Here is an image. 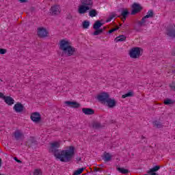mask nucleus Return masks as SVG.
Wrapping results in <instances>:
<instances>
[{
	"instance_id": "a878e982",
	"label": "nucleus",
	"mask_w": 175,
	"mask_h": 175,
	"mask_svg": "<svg viewBox=\"0 0 175 175\" xmlns=\"http://www.w3.org/2000/svg\"><path fill=\"white\" fill-rule=\"evenodd\" d=\"M89 16L90 17H96L98 16V11L95 9H92L89 12Z\"/></svg>"
},
{
	"instance_id": "09e8293b",
	"label": "nucleus",
	"mask_w": 175,
	"mask_h": 175,
	"mask_svg": "<svg viewBox=\"0 0 175 175\" xmlns=\"http://www.w3.org/2000/svg\"><path fill=\"white\" fill-rule=\"evenodd\" d=\"M145 143H147V141H144Z\"/></svg>"
},
{
	"instance_id": "f257e3e1",
	"label": "nucleus",
	"mask_w": 175,
	"mask_h": 175,
	"mask_svg": "<svg viewBox=\"0 0 175 175\" xmlns=\"http://www.w3.org/2000/svg\"><path fill=\"white\" fill-rule=\"evenodd\" d=\"M61 144L58 142H55L51 144L49 152H52L56 159H59L61 162L67 163L70 162L75 157V146H69L68 150H61L59 148Z\"/></svg>"
},
{
	"instance_id": "c756f323",
	"label": "nucleus",
	"mask_w": 175,
	"mask_h": 175,
	"mask_svg": "<svg viewBox=\"0 0 175 175\" xmlns=\"http://www.w3.org/2000/svg\"><path fill=\"white\" fill-rule=\"evenodd\" d=\"M145 16L147 18H152V17H154V11L152 10H150Z\"/></svg>"
},
{
	"instance_id": "f3484780",
	"label": "nucleus",
	"mask_w": 175,
	"mask_h": 175,
	"mask_svg": "<svg viewBox=\"0 0 175 175\" xmlns=\"http://www.w3.org/2000/svg\"><path fill=\"white\" fill-rule=\"evenodd\" d=\"M65 104L70 107H74V109H79L80 107V103L75 101H66Z\"/></svg>"
},
{
	"instance_id": "0eeeda50",
	"label": "nucleus",
	"mask_w": 175,
	"mask_h": 175,
	"mask_svg": "<svg viewBox=\"0 0 175 175\" xmlns=\"http://www.w3.org/2000/svg\"><path fill=\"white\" fill-rule=\"evenodd\" d=\"M166 35L169 38L172 39H175V25H170L167 27L166 29Z\"/></svg>"
},
{
	"instance_id": "dca6fc26",
	"label": "nucleus",
	"mask_w": 175,
	"mask_h": 175,
	"mask_svg": "<svg viewBox=\"0 0 175 175\" xmlns=\"http://www.w3.org/2000/svg\"><path fill=\"white\" fill-rule=\"evenodd\" d=\"M129 14V11L128 10V9L126 8H122V12L120 16H122V21H123V23H125V20H126V17H128Z\"/></svg>"
},
{
	"instance_id": "c85d7f7f",
	"label": "nucleus",
	"mask_w": 175,
	"mask_h": 175,
	"mask_svg": "<svg viewBox=\"0 0 175 175\" xmlns=\"http://www.w3.org/2000/svg\"><path fill=\"white\" fill-rule=\"evenodd\" d=\"M85 170V167L79 168L74 172L73 175H80L83 173V172H84Z\"/></svg>"
},
{
	"instance_id": "58836bf2",
	"label": "nucleus",
	"mask_w": 175,
	"mask_h": 175,
	"mask_svg": "<svg viewBox=\"0 0 175 175\" xmlns=\"http://www.w3.org/2000/svg\"><path fill=\"white\" fill-rule=\"evenodd\" d=\"M14 161H16V162H17L18 163H21V161L18 160V159L17 157H14Z\"/></svg>"
},
{
	"instance_id": "c9c22d12",
	"label": "nucleus",
	"mask_w": 175,
	"mask_h": 175,
	"mask_svg": "<svg viewBox=\"0 0 175 175\" xmlns=\"http://www.w3.org/2000/svg\"><path fill=\"white\" fill-rule=\"evenodd\" d=\"M8 53V50L5 49L0 48V54L3 55Z\"/></svg>"
},
{
	"instance_id": "b1692460",
	"label": "nucleus",
	"mask_w": 175,
	"mask_h": 175,
	"mask_svg": "<svg viewBox=\"0 0 175 175\" xmlns=\"http://www.w3.org/2000/svg\"><path fill=\"white\" fill-rule=\"evenodd\" d=\"M95 31L92 33L93 36H97L98 35H102L103 33V29H94Z\"/></svg>"
},
{
	"instance_id": "a19ab883",
	"label": "nucleus",
	"mask_w": 175,
	"mask_h": 175,
	"mask_svg": "<svg viewBox=\"0 0 175 175\" xmlns=\"http://www.w3.org/2000/svg\"><path fill=\"white\" fill-rule=\"evenodd\" d=\"M94 172H102V170H100V168L95 167Z\"/></svg>"
},
{
	"instance_id": "20e7f679",
	"label": "nucleus",
	"mask_w": 175,
	"mask_h": 175,
	"mask_svg": "<svg viewBox=\"0 0 175 175\" xmlns=\"http://www.w3.org/2000/svg\"><path fill=\"white\" fill-rule=\"evenodd\" d=\"M140 50H142V49L137 46L131 49L129 51V55L131 58H134V59L139 58V57L142 55L140 54Z\"/></svg>"
},
{
	"instance_id": "a18cd8bd",
	"label": "nucleus",
	"mask_w": 175,
	"mask_h": 175,
	"mask_svg": "<svg viewBox=\"0 0 175 175\" xmlns=\"http://www.w3.org/2000/svg\"><path fill=\"white\" fill-rule=\"evenodd\" d=\"M141 139H146V137H144V136H142V137H141Z\"/></svg>"
},
{
	"instance_id": "412c9836",
	"label": "nucleus",
	"mask_w": 175,
	"mask_h": 175,
	"mask_svg": "<svg viewBox=\"0 0 175 175\" xmlns=\"http://www.w3.org/2000/svg\"><path fill=\"white\" fill-rule=\"evenodd\" d=\"M116 170H118V172L122 174H128V173H129V170L118 167V165H117Z\"/></svg>"
},
{
	"instance_id": "e433bc0d",
	"label": "nucleus",
	"mask_w": 175,
	"mask_h": 175,
	"mask_svg": "<svg viewBox=\"0 0 175 175\" xmlns=\"http://www.w3.org/2000/svg\"><path fill=\"white\" fill-rule=\"evenodd\" d=\"M170 87L172 88V90H174L175 91V83L172 82L171 85H170Z\"/></svg>"
},
{
	"instance_id": "7ed1b4c3",
	"label": "nucleus",
	"mask_w": 175,
	"mask_h": 175,
	"mask_svg": "<svg viewBox=\"0 0 175 175\" xmlns=\"http://www.w3.org/2000/svg\"><path fill=\"white\" fill-rule=\"evenodd\" d=\"M94 1L92 0H82L81 5L78 8L79 14H85L88 10L92 9Z\"/></svg>"
},
{
	"instance_id": "5701e85b",
	"label": "nucleus",
	"mask_w": 175,
	"mask_h": 175,
	"mask_svg": "<svg viewBox=\"0 0 175 175\" xmlns=\"http://www.w3.org/2000/svg\"><path fill=\"white\" fill-rule=\"evenodd\" d=\"M126 40V36L124 35H120L115 38V42L118 43V42H124Z\"/></svg>"
},
{
	"instance_id": "de8ad7c7",
	"label": "nucleus",
	"mask_w": 175,
	"mask_h": 175,
	"mask_svg": "<svg viewBox=\"0 0 175 175\" xmlns=\"http://www.w3.org/2000/svg\"><path fill=\"white\" fill-rule=\"evenodd\" d=\"M172 72H174L175 73V69L172 70Z\"/></svg>"
},
{
	"instance_id": "4468645a",
	"label": "nucleus",
	"mask_w": 175,
	"mask_h": 175,
	"mask_svg": "<svg viewBox=\"0 0 175 175\" xmlns=\"http://www.w3.org/2000/svg\"><path fill=\"white\" fill-rule=\"evenodd\" d=\"M59 13H61V11H59V7L58 5L51 7L50 12L51 16H57Z\"/></svg>"
},
{
	"instance_id": "9d476101",
	"label": "nucleus",
	"mask_w": 175,
	"mask_h": 175,
	"mask_svg": "<svg viewBox=\"0 0 175 175\" xmlns=\"http://www.w3.org/2000/svg\"><path fill=\"white\" fill-rule=\"evenodd\" d=\"M105 103H107V106L109 109H113L117 106V101L116 100V99L111 98L110 97H109Z\"/></svg>"
},
{
	"instance_id": "2f4dec72",
	"label": "nucleus",
	"mask_w": 175,
	"mask_h": 175,
	"mask_svg": "<svg viewBox=\"0 0 175 175\" xmlns=\"http://www.w3.org/2000/svg\"><path fill=\"white\" fill-rule=\"evenodd\" d=\"M82 27L83 28V29H88V27H90V21H84L82 23Z\"/></svg>"
},
{
	"instance_id": "8fccbe9b",
	"label": "nucleus",
	"mask_w": 175,
	"mask_h": 175,
	"mask_svg": "<svg viewBox=\"0 0 175 175\" xmlns=\"http://www.w3.org/2000/svg\"><path fill=\"white\" fill-rule=\"evenodd\" d=\"M99 166H102V165H99Z\"/></svg>"
},
{
	"instance_id": "f8f14e48",
	"label": "nucleus",
	"mask_w": 175,
	"mask_h": 175,
	"mask_svg": "<svg viewBox=\"0 0 175 175\" xmlns=\"http://www.w3.org/2000/svg\"><path fill=\"white\" fill-rule=\"evenodd\" d=\"M14 138L16 140H23L24 139V133L21 130H16L13 133Z\"/></svg>"
},
{
	"instance_id": "6ab92c4d",
	"label": "nucleus",
	"mask_w": 175,
	"mask_h": 175,
	"mask_svg": "<svg viewBox=\"0 0 175 175\" xmlns=\"http://www.w3.org/2000/svg\"><path fill=\"white\" fill-rule=\"evenodd\" d=\"M103 20L101 21H96L93 25L94 29H100V27L103 26V23H102Z\"/></svg>"
},
{
	"instance_id": "72a5a7b5",
	"label": "nucleus",
	"mask_w": 175,
	"mask_h": 175,
	"mask_svg": "<svg viewBox=\"0 0 175 175\" xmlns=\"http://www.w3.org/2000/svg\"><path fill=\"white\" fill-rule=\"evenodd\" d=\"M116 17V14L110 15L109 17L107 19L106 23H110L112 19H113Z\"/></svg>"
},
{
	"instance_id": "39448f33",
	"label": "nucleus",
	"mask_w": 175,
	"mask_h": 175,
	"mask_svg": "<svg viewBox=\"0 0 175 175\" xmlns=\"http://www.w3.org/2000/svg\"><path fill=\"white\" fill-rule=\"evenodd\" d=\"M109 98H110V94L104 92L98 94L96 97V99L98 100V102H100V103L105 104L106 102H107Z\"/></svg>"
},
{
	"instance_id": "f03ea898",
	"label": "nucleus",
	"mask_w": 175,
	"mask_h": 175,
	"mask_svg": "<svg viewBox=\"0 0 175 175\" xmlns=\"http://www.w3.org/2000/svg\"><path fill=\"white\" fill-rule=\"evenodd\" d=\"M59 44V49L62 51V55L66 54L67 57H72V55H75L77 53V49L72 46L70 42L65 39L60 40Z\"/></svg>"
},
{
	"instance_id": "473e14b6",
	"label": "nucleus",
	"mask_w": 175,
	"mask_h": 175,
	"mask_svg": "<svg viewBox=\"0 0 175 175\" xmlns=\"http://www.w3.org/2000/svg\"><path fill=\"white\" fill-rule=\"evenodd\" d=\"M118 29H120V27L116 26V28H113L109 30L108 33H113V32H116V31H118Z\"/></svg>"
},
{
	"instance_id": "4be33fe9",
	"label": "nucleus",
	"mask_w": 175,
	"mask_h": 175,
	"mask_svg": "<svg viewBox=\"0 0 175 175\" xmlns=\"http://www.w3.org/2000/svg\"><path fill=\"white\" fill-rule=\"evenodd\" d=\"M132 96H135V93L132 90H129L125 94L122 96V99H125V98H132Z\"/></svg>"
},
{
	"instance_id": "9b49d317",
	"label": "nucleus",
	"mask_w": 175,
	"mask_h": 175,
	"mask_svg": "<svg viewBox=\"0 0 175 175\" xmlns=\"http://www.w3.org/2000/svg\"><path fill=\"white\" fill-rule=\"evenodd\" d=\"M4 100V102L6 103V105H8V106H12V105H14V99L12 98L10 96H3L2 98Z\"/></svg>"
},
{
	"instance_id": "49530a36",
	"label": "nucleus",
	"mask_w": 175,
	"mask_h": 175,
	"mask_svg": "<svg viewBox=\"0 0 175 175\" xmlns=\"http://www.w3.org/2000/svg\"><path fill=\"white\" fill-rule=\"evenodd\" d=\"M103 29H104V31H105V29H106V27H104L103 28Z\"/></svg>"
},
{
	"instance_id": "ddd939ff",
	"label": "nucleus",
	"mask_w": 175,
	"mask_h": 175,
	"mask_svg": "<svg viewBox=\"0 0 175 175\" xmlns=\"http://www.w3.org/2000/svg\"><path fill=\"white\" fill-rule=\"evenodd\" d=\"M13 109L16 113H21L24 111V105L21 103H17L14 105Z\"/></svg>"
},
{
	"instance_id": "c03bdc74",
	"label": "nucleus",
	"mask_w": 175,
	"mask_h": 175,
	"mask_svg": "<svg viewBox=\"0 0 175 175\" xmlns=\"http://www.w3.org/2000/svg\"><path fill=\"white\" fill-rule=\"evenodd\" d=\"M2 166V159H0V167Z\"/></svg>"
},
{
	"instance_id": "79ce46f5",
	"label": "nucleus",
	"mask_w": 175,
	"mask_h": 175,
	"mask_svg": "<svg viewBox=\"0 0 175 175\" xmlns=\"http://www.w3.org/2000/svg\"><path fill=\"white\" fill-rule=\"evenodd\" d=\"M76 160L77 161V162H80V161H81V157H77Z\"/></svg>"
},
{
	"instance_id": "4c0bfd02",
	"label": "nucleus",
	"mask_w": 175,
	"mask_h": 175,
	"mask_svg": "<svg viewBox=\"0 0 175 175\" xmlns=\"http://www.w3.org/2000/svg\"><path fill=\"white\" fill-rule=\"evenodd\" d=\"M20 3H27L28 2V0H18Z\"/></svg>"
},
{
	"instance_id": "cd10ccee",
	"label": "nucleus",
	"mask_w": 175,
	"mask_h": 175,
	"mask_svg": "<svg viewBox=\"0 0 175 175\" xmlns=\"http://www.w3.org/2000/svg\"><path fill=\"white\" fill-rule=\"evenodd\" d=\"M146 16H144L141 21H138V25L139 27H144L146 26Z\"/></svg>"
},
{
	"instance_id": "7c9ffc66",
	"label": "nucleus",
	"mask_w": 175,
	"mask_h": 175,
	"mask_svg": "<svg viewBox=\"0 0 175 175\" xmlns=\"http://www.w3.org/2000/svg\"><path fill=\"white\" fill-rule=\"evenodd\" d=\"M153 125L154 126H156V128H159V129L163 127V125H162V123L157 120L153 122Z\"/></svg>"
},
{
	"instance_id": "393cba45",
	"label": "nucleus",
	"mask_w": 175,
	"mask_h": 175,
	"mask_svg": "<svg viewBox=\"0 0 175 175\" xmlns=\"http://www.w3.org/2000/svg\"><path fill=\"white\" fill-rule=\"evenodd\" d=\"M92 127L94 129H100V128H103V126L100 122H94L92 123Z\"/></svg>"
},
{
	"instance_id": "3c124183",
	"label": "nucleus",
	"mask_w": 175,
	"mask_h": 175,
	"mask_svg": "<svg viewBox=\"0 0 175 175\" xmlns=\"http://www.w3.org/2000/svg\"><path fill=\"white\" fill-rule=\"evenodd\" d=\"M1 81H3L2 79H1Z\"/></svg>"
},
{
	"instance_id": "aec40b11",
	"label": "nucleus",
	"mask_w": 175,
	"mask_h": 175,
	"mask_svg": "<svg viewBox=\"0 0 175 175\" xmlns=\"http://www.w3.org/2000/svg\"><path fill=\"white\" fill-rule=\"evenodd\" d=\"M103 159L105 162H109V161H111V155H110V153L105 152L103 156Z\"/></svg>"
},
{
	"instance_id": "6e6552de",
	"label": "nucleus",
	"mask_w": 175,
	"mask_h": 175,
	"mask_svg": "<svg viewBox=\"0 0 175 175\" xmlns=\"http://www.w3.org/2000/svg\"><path fill=\"white\" fill-rule=\"evenodd\" d=\"M49 34V31L44 27H38L37 31V35L39 38H46Z\"/></svg>"
},
{
	"instance_id": "37998d69",
	"label": "nucleus",
	"mask_w": 175,
	"mask_h": 175,
	"mask_svg": "<svg viewBox=\"0 0 175 175\" xmlns=\"http://www.w3.org/2000/svg\"><path fill=\"white\" fill-rule=\"evenodd\" d=\"M3 95H4L3 93L0 92V98H1V99H2V98H3Z\"/></svg>"
},
{
	"instance_id": "423d86ee",
	"label": "nucleus",
	"mask_w": 175,
	"mask_h": 175,
	"mask_svg": "<svg viewBox=\"0 0 175 175\" xmlns=\"http://www.w3.org/2000/svg\"><path fill=\"white\" fill-rule=\"evenodd\" d=\"M131 9H132V11L131 14L132 16H135V14H137V13H140V12L143 10V7H142V5H140V4L137 3H134L131 5Z\"/></svg>"
},
{
	"instance_id": "a211bd4d",
	"label": "nucleus",
	"mask_w": 175,
	"mask_h": 175,
	"mask_svg": "<svg viewBox=\"0 0 175 175\" xmlns=\"http://www.w3.org/2000/svg\"><path fill=\"white\" fill-rule=\"evenodd\" d=\"M82 112L85 114V116H92V114H95V111L91 108H83Z\"/></svg>"
},
{
	"instance_id": "bb28decb",
	"label": "nucleus",
	"mask_w": 175,
	"mask_h": 175,
	"mask_svg": "<svg viewBox=\"0 0 175 175\" xmlns=\"http://www.w3.org/2000/svg\"><path fill=\"white\" fill-rule=\"evenodd\" d=\"M174 100L170 99V98H166L164 100V105H166L167 106H169L170 105H174Z\"/></svg>"
},
{
	"instance_id": "2eb2a0df",
	"label": "nucleus",
	"mask_w": 175,
	"mask_h": 175,
	"mask_svg": "<svg viewBox=\"0 0 175 175\" xmlns=\"http://www.w3.org/2000/svg\"><path fill=\"white\" fill-rule=\"evenodd\" d=\"M27 144L29 147H33L35 146H38V141L33 137H30V138L27 140Z\"/></svg>"
},
{
	"instance_id": "f704fd0d",
	"label": "nucleus",
	"mask_w": 175,
	"mask_h": 175,
	"mask_svg": "<svg viewBox=\"0 0 175 175\" xmlns=\"http://www.w3.org/2000/svg\"><path fill=\"white\" fill-rule=\"evenodd\" d=\"M33 174L34 175H42V170L36 169L34 170Z\"/></svg>"
},
{
	"instance_id": "1a4fd4ad",
	"label": "nucleus",
	"mask_w": 175,
	"mask_h": 175,
	"mask_svg": "<svg viewBox=\"0 0 175 175\" xmlns=\"http://www.w3.org/2000/svg\"><path fill=\"white\" fill-rule=\"evenodd\" d=\"M30 118L31 121L36 123L40 122L42 120V117L40 116V113L39 112H34L31 113Z\"/></svg>"
},
{
	"instance_id": "ea45409f",
	"label": "nucleus",
	"mask_w": 175,
	"mask_h": 175,
	"mask_svg": "<svg viewBox=\"0 0 175 175\" xmlns=\"http://www.w3.org/2000/svg\"><path fill=\"white\" fill-rule=\"evenodd\" d=\"M67 20H72V18H73V16H72V15L68 14L66 17Z\"/></svg>"
}]
</instances>
